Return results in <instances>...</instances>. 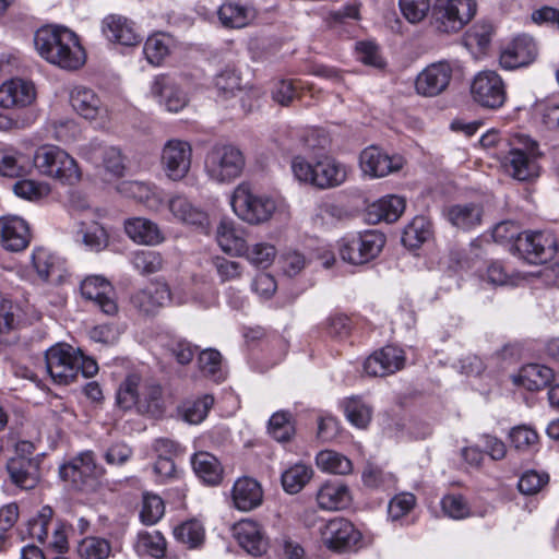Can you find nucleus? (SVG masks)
I'll return each mask as SVG.
<instances>
[{
  "mask_svg": "<svg viewBox=\"0 0 559 559\" xmlns=\"http://www.w3.org/2000/svg\"><path fill=\"white\" fill-rule=\"evenodd\" d=\"M243 153L231 144H216L206 153L204 170L216 183H230L239 178L245 169Z\"/></svg>",
  "mask_w": 559,
  "mask_h": 559,
  "instance_id": "obj_5",
  "label": "nucleus"
},
{
  "mask_svg": "<svg viewBox=\"0 0 559 559\" xmlns=\"http://www.w3.org/2000/svg\"><path fill=\"white\" fill-rule=\"evenodd\" d=\"M192 163V146L189 142L171 139L162 150L160 165L165 176L173 181H180L187 177Z\"/></svg>",
  "mask_w": 559,
  "mask_h": 559,
  "instance_id": "obj_13",
  "label": "nucleus"
},
{
  "mask_svg": "<svg viewBox=\"0 0 559 559\" xmlns=\"http://www.w3.org/2000/svg\"><path fill=\"white\" fill-rule=\"evenodd\" d=\"M218 19L225 27L241 28L255 16L254 10L235 2L223 3L218 9Z\"/></svg>",
  "mask_w": 559,
  "mask_h": 559,
  "instance_id": "obj_39",
  "label": "nucleus"
},
{
  "mask_svg": "<svg viewBox=\"0 0 559 559\" xmlns=\"http://www.w3.org/2000/svg\"><path fill=\"white\" fill-rule=\"evenodd\" d=\"M416 503V498L413 493L403 492L396 495L390 500L388 507V514L393 520H400L412 511Z\"/></svg>",
  "mask_w": 559,
  "mask_h": 559,
  "instance_id": "obj_62",
  "label": "nucleus"
},
{
  "mask_svg": "<svg viewBox=\"0 0 559 559\" xmlns=\"http://www.w3.org/2000/svg\"><path fill=\"white\" fill-rule=\"evenodd\" d=\"M219 247L226 253L242 257L247 252V243L242 230L236 228L234 222L223 219L216 230Z\"/></svg>",
  "mask_w": 559,
  "mask_h": 559,
  "instance_id": "obj_33",
  "label": "nucleus"
},
{
  "mask_svg": "<svg viewBox=\"0 0 559 559\" xmlns=\"http://www.w3.org/2000/svg\"><path fill=\"white\" fill-rule=\"evenodd\" d=\"M362 481L369 488L389 490L394 488L396 479L392 473L369 464L362 473Z\"/></svg>",
  "mask_w": 559,
  "mask_h": 559,
  "instance_id": "obj_53",
  "label": "nucleus"
},
{
  "mask_svg": "<svg viewBox=\"0 0 559 559\" xmlns=\"http://www.w3.org/2000/svg\"><path fill=\"white\" fill-rule=\"evenodd\" d=\"M36 99L35 84L22 78H13L0 86V107L5 109L25 108Z\"/></svg>",
  "mask_w": 559,
  "mask_h": 559,
  "instance_id": "obj_19",
  "label": "nucleus"
},
{
  "mask_svg": "<svg viewBox=\"0 0 559 559\" xmlns=\"http://www.w3.org/2000/svg\"><path fill=\"white\" fill-rule=\"evenodd\" d=\"M276 255V249L271 243L259 242L251 248L247 246V252L243 257L258 267H267Z\"/></svg>",
  "mask_w": 559,
  "mask_h": 559,
  "instance_id": "obj_54",
  "label": "nucleus"
},
{
  "mask_svg": "<svg viewBox=\"0 0 559 559\" xmlns=\"http://www.w3.org/2000/svg\"><path fill=\"white\" fill-rule=\"evenodd\" d=\"M537 56V47L531 36L522 35L501 52L499 63L504 70H514L532 63Z\"/></svg>",
  "mask_w": 559,
  "mask_h": 559,
  "instance_id": "obj_23",
  "label": "nucleus"
},
{
  "mask_svg": "<svg viewBox=\"0 0 559 559\" xmlns=\"http://www.w3.org/2000/svg\"><path fill=\"white\" fill-rule=\"evenodd\" d=\"M322 543L331 550L344 551L355 548L361 540V533L344 518H334L320 528Z\"/></svg>",
  "mask_w": 559,
  "mask_h": 559,
  "instance_id": "obj_15",
  "label": "nucleus"
},
{
  "mask_svg": "<svg viewBox=\"0 0 559 559\" xmlns=\"http://www.w3.org/2000/svg\"><path fill=\"white\" fill-rule=\"evenodd\" d=\"M404 352L395 346H385L374 352L364 362V371L370 377L392 374L404 367Z\"/></svg>",
  "mask_w": 559,
  "mask_h": 559,
  "instance_id": "obj_21",
  "label": "nucleus"
},
{
  "mask_svg": "<svg viewBox=\"0 0 559 559\" xmlns=\"http://www.w3.org/2000/svg\"><path fill=\"white\" fill-rule=\"evenodd\" d=\"M476 11V0H436L432 16L439 31L455 33L471 22Z\"/></svg>",
  "mask_w": 559,
  "mask_h": 559,
  "instance_id": "obj_11",
  "label": "nucleus"
},
{
  "mask_svg": "<svg viewBox=\"0 0 559 559\" xmlns=\"http://www.w3.org/2000/svg\"><path fill=\"white\" fill-rule=\"evenodd\" d=\"M511 251L527 263L543 264L555 257L557 241L551 233L527 230L516 235Z\"/></svg>",
  "mask_w": 559,
  "mask_h": 559,
  "instance_id": "obj_10",
  "label": "nucleus"
},
{
  "mask_svg": "<svg viewBox=\"0 0 559 559\" xmlns=\"http://www.w3.org/2000/svg\"><path fill=\"white\" fill-rule=\"evenodd\" d=\"M312 468L305 464H295L282 474V485L286 492L297 493L312 477Z\"/></svg>",
  "mask_w": 559,
  "mask_h": 559,
  "instance_id": "obj_46",
  "label": "nucleus"
},
{
  "mask_svg": "<svg viewBox=\"0 0 559 559\" xmlns=\"http://www.w3.org/2000/svg\"><path fill=\"white\" fill-rule=\"evenodd\" d=\"M469 91L473 102L484 109L498 110L508 99L506 82L492 70L479 71L473 78Z\"/></svg>",
  "mask_w": 559,
  "mask_h": 559,
  "instance_id": "obj_9",
  "label": "nucleus"
},
{
  "mask_svg": "<svg viewBox=\"0 0 559 559\" xmlns=\"http://www.w3.org/2000/svg\"><path fill=\"white\" fill-rule=\"evenodd\" d=\"M317 501L323 510L343 509L350 502L349 490L341 483H325L317 493Z\"/></svg>",
  "mask_w": 559,
  "mask_h": 559,
  "instance_id": "obj_36",
  "label": "nucleus"
},
{
  "mask_svg": "<svg viewBox=\"0 0 559 559\" xmlns=\"http://www.w3.org/2000/svg\"><path fill=\"white\" fill-rule=\"evenodd\" d=\"M405 209V200L397 195L383 197L372 203L369 215H374L377 221L393 223L397 221Z\"/></svg>",
  "mask_w": 559,
  "mask_h": 559,
  "instance_id": "obj_40",
  "label": "nucleus"
},
{
  "mask_svg": "<svg viewBox=\"0 0 559 559\" xmlns=\"http://www.w3.org/2000/svg\"><path fill=\"white\" fill-rule=\"evenodd\" d=\"M316 462L319 468L331 474L348 475L353 471L352 461L332 450L321 451L317 455Z\"/></svg>",
  "mask_w": 559,
  "mask_h": 559,
  "instance_id": "obj_43",
  "label": "nucleus"
},
{
  "mask_svg": "<svg viewBox=\"0 0 559 559\" xmlns=\"http://www.w3.org/2000/svg\"><path fill=\"white\" fill-rule=\"evenodd\" d=\"M124 230L134 242L141 245L154 246L164 239L158 226L144 217L128 219L124 224Z\"/></svg>",
  "mask_w": 559,
  "mask_h": 559,
  "instance_id": "obj_32",
  "label": "nucleus"
},
{
  "mask_svg": "<svg viewBox=\"0 0 559 559\" xmlns=\"http://www.w3.org/2000/svg\"><path fill=\"white\" fill-rule=\"evenodd\" d=\"M46 370L56 384L67 385L78 377L76 349L58 343L45 353Z\"/></svg>",
  "mask_w": 559,
  "mask_h": 559,
  "instance_id": "obj_12",
  "label": "nucleus"
},
{
  "mask_svg": "<svg viewBox=\"0 0 559 559\" xmlns=\"http://www.w3.org/2000/svg\"><path fill=\"white\" fill-rule=\"evenodd\" d=\"M164 512L165 506L160 497L156 495H145L143 497L140 518L145 525H153L157 523L164 515Z\"/></svg>",
  "mask_w": 559,
  "mask_h": 559,
  "instance_id": "obj_56",
  "label": "nucleus"
},
{
  "mask_svg": "<svg viewBox=\"0 0 559 559\" xmlns=\"http://www.w3.org/2000/svg\"><path fill=\"white\" fill-rule=\"evenodd\" d=\"M104 468L95 462L93 452L81 453L67 464L60 466V477L70 481L79 490H84L104 474Z\"/></svg>",
  "mask_w": 559,
  "mask_h": 559,
  "instance_id": "obj_14",
  "label": "nucleus"
},
{
  "mask_svg": "<svg viewBox=\"0 0 559 559\" xmlns=\"http://www.w3.org/2000/svg\"><path fill=\"white\" fill-rule=\"evenodd\" d=\"M548 481L546 474H539L535 471H526L519 479L518 488L524 495L537 493Z\"/></svg>",
  "mask_w": 559,
  "mask_h": 559,
  "instance_id": "obj_64",
  "label": "nucleus"
},
{
  "mask_svg": "<svg viewBox=\"0 0 559 559\" xmlns=\"http://www.w3.org/2000/svg\"><path fill=\"white\" fill-rule=\"evenodd\" d=\"M33 160L41 175L62 183L74 185L81 179V170L75 159L59 146H39Z\"/></svg>",
  "mask_w": 559,
  "mask_h": 559,
  "instance_id": "obj_6",
  "label": "nucleus"
},
{
  "mask_svg": "<svg viewBox=\"0 0 559 559\" xmlns=\"http://www.w3.org/2000/svg\"><path fill=\"white\" fill-rule=\"evenodd\" d=\"M231 499L236 509L248 512L261 506L263 490L255 479L241 477L233 486Z\"/></svg>",
  "mask_w": 559,
  "mask_h": 559,
  "instance_id": "obj_27",
  "label": "nucleus"
},
{
  "mask_svg": "<svg viewBox=\"0 0 559 559\" xmlns=\"http://www.w3.org/2000/svg\"><path fill=\"white\" fill-rule=\"evenodd\" d=\"M403 16L412 24L421 22L431 9L430 0H399Z\"/></svg>",
  "mask_w": 559,
  "mask_h": 559,
  "instance_id": "obj_55",
  "label": "nucleus"
},
{
  "mask_svg": "<svg viewBox=\"0 0 559 559\" xmlns=\"http://www.w3.org/2000/svg\"><path fill=\"white\" fill-rule=\"evenodd\" d=\"M32 263L38 277L44 282L52 277H61L63 271L61 259L45 248H36L33 251Z\"/></svg>",
  "mask_w": 559,
  "mask_h": 559,
  "instance_id": "obj_37",
  "label": "nucleus"
},
{
  "mask_svg": "<svg viewBox=\"0 0 559 559\" xmlns=\"http://www.w3.org/2000/svg\"><path fill=\"white\" fill-rule=\"evenodd\" d=\"M70 103L72 108L85 119H96L105 111L97 94L84 86H76L72 90Z\"/></svg>",
  "mask_w": 559,
  "mask_h": 559,
  "instance_id": "obj_30",
  "label": "nucleus"
},
{
  "mask_svg": "<svg viewBox=\"0 0 559 559\" xmlns=\"http://www.w3.org/2000/svg\"><path fill=\"white\" fill-rule=\"evenodd\" d=\"M1 245L5 250L19 252L31 241L28 224L21 217L8 215L0 218Z\"/></svg>",
  "mask_w": 559,
  "mask_h": 559,
  "instance_id": "obj_24",
  "label": "nucleus"
},
{
  "mask_svg": "<svg viewBox=\"0 0 559 559\" xmlns=\"http://www.w3.org/2000/svg\"><path fill=\"white\" fill-rule=\"evenodd\" d=\"M82 238V242L92 251H100L107 247L108 236L104 227L98 224H93L85 230L79 233Z\"/></svg>",
  "mask_w": 559,
  "mask_h": 559,
  "instance_id": "obj_61",
  "label": "nucleus"
},
{
  "mask_svg": "<svg viewBox=\"0 0 559 559\" xmlns=\"http://www.w3.org/2000/svg\"><path fill=\"white\" fill-rule=\"evenodd\" d=\"M385 245V236L378 230L348 234L338 240V254L353 265L366 264L376 259Z\"/></svg>",
  "mask_w": 559,
  "mask_h": 559,
  "instance_id": "obj_8",
  "label": "nucleus"
},
{
  "mask_svg": "<svg viewBox=\"0 0 559 559\" xmlns=\"http://www.w3.org/2000/svg\"><path fill=\"white\" fill-rule=\"evenodd\" d=\"M102 29L108 40L123 46H134L141 40L133 23L122 15L106 16L103 20Z\"/></svg>",
  "mask_w": 559,
  "mask_h": 559,
  "instance_id": "obj_26",
  "label": "nucleus"
},
{
  "mask_svg": "<svg viewBox=\"0 0 559 559\" xmlns=\"http://www.w3.org/2000/svg\"><path fill=\"white\" fill-rule=\"evenodd\" d=\"M76 552L81 559H108L111 555V544L105 538L90 536L78 544Z\"/></svg>",
  "mask_w": 559,
  "mask_h": 559,
  "instance_id": "obj_47",
  "label": "nucleus"
},
{
  "mask_svg": "<svg viewBox=\"0 0 559 559\" xmlns=\"http://www.w3.org/2000/svg\"><path fill=\"white\" fill-rule=\"evenodd\" d=\"M444 214L447 219L456 228L469 230L480 225L483 207L474 202L455 204L449 206Z\"/></svg>",
  "mask_w": 559,
  "mask_h": 559,
  "instance_id": "obj_31",
  "label": "nucleus"
},
{
  "mask_svg": "<svg viewBox=\"0 0 559 559\" xmlns=\"http://www.w3.org/2000/svg\"><path fill=\"white\" fill-rule=\"evenodd\" d=\"M171 38L165 33L150 36L143 47L146 60L153 66H159L170 52Z\"/></svg>",
  "mask_w": 559,
  "mask_h": 559,
  "instance_id": "obj_44",
  "label": "nucleus"
},
{
  "mask_svg": "<svg viewBox=\"0 0 559 559\" xmlns=\"http://www.w3.org/2000/svg\"><path fill=\"white\" fill-rule=\"evenodd\" d=\"M80 154L94 164H97L99 159H102L105 170L114 177L119 178L124 175V157L121 150L116 146H104L98 141H92L81 146Z\"/></svg>",
  "mask_w": 559,
  "mask_h": 559,
  "instance_id": "obj_18",
  "label": "nucleus"
},
{
  "mask_svg": "<svg viewBox=\"0 0 559 559\" xmlns=\"http://www.w3.org/2000/svg\"><path fill=\"white\" fill-rule=\"evenodd\" d=\"M238 544L252 556H262L269 548V538L262 526L252 520H242L234 526Z\"/></svg>",
  "mask_w": 559,
  "mask_h": 559,
  "instance_id": "obj_25",
  "label": "nucleus"
},
{
  "mask_svg": "<svg viewBox=\"0 0 559 559\" xmlns=\"http://www.w3.org/2000/svg\"><path fill=\"white\" fill-rule=\"evenodd\" d=\"M52 509L48 506L43 507L36 518L27 523V534L31 538L44 542L48 535V524L52 518Z\"/></svg>",
  "mask_w": 559,
  "mask_h": 559,
  "instance_id": "obj_58",
  "label": "nucleus"
},
{
  "mask_svg": "<svg viewBox=\"0 0 559 559\" xmlns=\"http://www.w3.org/2000/svg\"><path fill=\"white\" fill-rule=\"evenodd\" d=\"M36 50L48 62L76 70L85 62V51L74 32L64 26H43L34 36Z\"/></svg>",
  "mask_w": 559,
  "mask_h": 559,
  "instance_id": "obj_1",
  "label": "nucleus"
},
{
  "mask_svg": "<svg viewBox=\"0 0 559 559\" xmlns=\"http://www.w3.org/2000/svg\"><path fill=\"white\" fill-rule=\"evenodd\" d=\"M452 67L447 61L427 66L416 78L415 88L419 95L433 97L441 94L450 84Z\"/></svg>",
  "mask_w": 559,
  "mask_h": 559,
  "instance_id": "obj_16",
  "label": "nucleus"
},
{
  "mask_svg": "<svg viewBox=\"0 0 559 559\" xmlns=\"http://www.w3.org/2000/svg\"><path fill=\"white\" fill-rule=\"evenodd\" d=\"M170 297L165 284H151L135 292L131 298V305L143 314H154Z\"/></svg>",
  "mask_w": 559,
  "mask_h": 559,
  "instance_id": "obj_29",
  "label": "nucleus"
},
{
  "mask_svg": "<svg viewBox=\"0 0 559 559\" xmlns=\"http://www.w3.org/2000/svg\"><path fill=\"white\" fill-rule=\"evenodd\" d=\"M151 94L171 112H178L188 104L187 94L180 88L177 80L170 75L155 76L151 84Z\"/></svg>",
  "mask_w": 559,
  "mask_h": 559,
  "instance_id": "obj_20",
  "label": "nucleus"
},
{
  "mask_svg": "<svg viewBox=\"0 0 559 559\" xmlns=\"http://www.w3.org/2000/svg\"><path fill=\"white\" fill-rule=\"evenodd\" d=\"M27 160L16 151H0V175L10 178L22 177L26 174Z\"/></svg>",
  "mask_w": 559,
  "mask_h": 559,
  "instance_id": "obj_48",
  "label": "nucleus"
},
{
  "mask_svg": "<svg viewBox=\"0 0 559 559\" xmlns=\"http://www.w3.org/2000/svg\"><path fill=\"white\" fill-rule=\"evenodd\" d=\"M509 151L502 156L506 173L519 181H532L539 177L540 152L536 141L524 134H516L510 141Z\"/></svg>",
  "mask_w": 559,
  "mask_h": 559,
  "instance_id": "obj_4",
  "label": "nucleus"
},
{
  "mask_svg": "<svg viewBox=\"0 0 559 559\" xmlns=\"http://www.w3.org/2000/svg\"><path fill=\"white\" fill-rule=\"evenodd\" d=\"M133 267L141 274H153L163 266L162 255L152 250H138L132 253L130 259Z\"/></svg>",
  "mask_w": 559,
  "mask_h": 559,
  "instance_id": "obj_52",
  "label": "nucleus"
},
{
  "mask_svg": "<svg viewBox=\"0 0 559 559\" xmlns=\"http://www.w3.org/2000/svg\"><path fill=\"white\" fill-rule=\"evenodd\" d=\"M509 438L516 450L525 451L537 443L538 435L530 427L518 426L511 429Z\"/></svg>",
  "mask_w": 559,
  "mask_h": 559,
  "instance_id": "obj_63",
  "label": "nucleus"
},
{
  "mask_svg": "<svg viewBox=\"0 0 559 559\" xmlns=\"http://www.w3.org/2000/svg\"><path fill=\"white\" fill-rule=\"evenodd\" d=\"M431 237V224L425 216H416L405 227L402 241L404 246L417 248Z\"/></svg>",
  "mask_w": 559,
  "mask_h": 559,
  "instance_id": "obj_45",
  "label": "nucleus"
},
{
  "mask_svg": "<svg viewBox=\"0 0 559 559\" xmlns=\"http://www.w3.org/2000/svg\"><path fill=\"white\" fill-rule=\"evenodd\" d=\"M230 204L235 214L251 225L267 222L276 210V202L273 198L254 192L246 182L236 187Z\"/></svg>",
  "mask_w": 559,
  "mask_h": 559,
  "instance_id": "obj_7",
  "label": "nucleus"
},
{
  "mask_svg": "<svg viewBox=\"0 0 559 559\" xmlns=\"http://www.w3.org/2000/svg\"><path fill=\"white\" fill-rule=\"evenodd\" d=\"M293 416L289 412L280 411L274 413L267 425L269 433L278 442L288 441L294 432Z\"/></svg>",
  "mask_w": 559,
  "mask_h": 559,
  "instance_id": "obj_49",
  "label": "nucleus"
},
{
  "mask_svg": "<svg viewBox=\"0 0 559 559\" xmlns=\"http://www.w3.org/2000/svg\"><path fill=\"white\" fill-rule=\"evenodd\" d=\"M292 171L298 181L321 190L340 187L348 175L346 165L329 155L318 157L314 163L295 156L292 159Z\"/></svg>",
  "mask_w": 559,
  "mask_h": 559,
  "instance_id": "obj_3",
  "label": "nucleus"
},
{
  "mask_svg": "<svg viewBox=\"0 0 559 559\" xmlns=\"http://www.w3.org/2000/svg\"><path fill=\"white\" fill-rule=\"evenodd\" d=\"M111 284L103 276L91 275L81 283V294L85 299L92 300L105 314L114 316L118 306L111 297Z\"/></svg>",
  "mask_w": 559,
  "mask_h": 559,
  "instance_id": "obj_22",
  "label": "nucleus"
},
{
  "mask_svg": "<svg viewBox=\"0 0 559 559\" xmlns=\"http://www.w3.org/2000/svg\"><path fill=\"white\" fill-rule=\"evenodd\" d=\"M14 193L25 200H38L49 193V187L46 183L34 180L23 179L13 185Z\"/></svg>",
  "mask_w": 559,
  "mask_h": 559,
  "instance_id": "obj_59",
  "label": "nucleus"
},
{
  "mask_svg": "<svg viewBox=\"0 0 559 559\" xmlns=\"http://www.w3.org/2000/svg\"><path fill=\"white\" fill-rule=\"evenodd\" d=\"M174 535L178 542L192 549L203 544L205 534L202 524L195 520H191L175 527Z\"/></svg>",
  "mask_w": 559,
  "mask_h": 559,
  "instance_id": "obj_50",
  "label": "nucleus"
},
{
  "mask_svg": "<svg viewBox=\"0 0 559 559\" xmlns=\"http://www.w3.org/2000/svg\"><path fill=\"white\" fill-rule=\"evenodd\" d=\"M443 512L451 519L462 520L471 514L469 507L461 495H447L441 500Z\"/></svg>",
  "mask_w": 559,
  "mask_h": 559,
  "instance_id": "obj_60",
  "label": "nucleus"
},
{
  "mask_svg": "<svg viewBox=\"0 0 559 559\" xmlns=\"http://www.w3.org/2000/svg\"><path fill=\"white\" fill-rule=\"evenodd\" d=\"M359 165L365 175L381 178L399 171L403 166V157L390 156L378 146L371 145L360 153Z\"/></svg>",
  "mask_w": 559,
  "mask_h": 559,
  "instance_id": "obj_17",
  "label": "nucleus"
},
{
  "mask_svg": "<svg viewBox=\"0 0 559 559\" xmlns=\"http://www.w3.org/2000/svg\"><path fill=\"white\" fill-rule=\"evenodd\" d=\"M214 404V397L204 394L195 400L186 401L179 408L182 419L191 425L202 423Z\"/></svg>",
  "mask_w": 559,
  "mask_h": 559,
  "instance_id": "obj_41",
  "label": "nucleus"
},
{
  "mask_svg": "<svg viewBox=\"0 0 559 559\" xmlns=\"http://www.w3.org/2000/svg\"><path fill=\"white\" fill-rule=\"evenodd\" d=\"M168 206L173 215L185 224L199 227L207 224L206 213L193 206L185 197H174L169 200Z\"/></svg>",
  "mask_w": 559,
  "mask_h": 559,
  "instance_id": "obj_38",
  "label": "nucleus"
},
{
  "mask_svg": "<svg viewBox=\"0 0 559 559\" xmlns=\"http://www.w3.org/2000/svg\"><path fill=\"white\" fill-rule=\"evenodd\" d=\"M198 364L204 374L212 377L215 381L222 379V355L218 350L212 348L202 350L199 355Z\"/></svg>",
  "mask_w": 559,
  "mask_h": 559,
  "instance_id": "obj_57",
  "label": "nucleus"
},
{
  "mask_svg": "<svg viewBox=\"0 0 559 559\" xmlns=\"http://www.w3.org/2000/svg\"><path fill=\"white\" fill-rule=\"evenodd\" d=\"M7 471L13 484L22 489H33L38 480V463L32 457L16 455L7 463Z\"/></svg>",
  "mask_w": 559,
  "mask_h": 559,
  "instance_id": "obj_28",
  "label": "nucleus"
},
{
  "mask_svg": "<svg viewBox=\"0 0 559 559\" xmlns=\"http://www.w3.org/2000/svg\"><path fill=\"white\" fill-rule=\"evenodd\" d=\"M344 412L350 424L357 428H366L372 417L371 407L359 397H350L345 402Z\"/></svg>",
  "mask_w": 559,
  "mask_h": 559,
  "instance_id": "obj_51",
  "label": "nucleus"
},
{
  "mask_svg": "<svg viewBox=\"0 0 559 559\" xmlns=\"http://www.w3.org/2000/svg\"><path fill=\"white\" fill-rule=\"evenodd\" d=\"M195 475L209 485H217L223 478V467L218 460L209 452H198L191 457Z\"/></svg>",
  "mask_w": 559,
  "mask_h": 559,
  "instance_id": "obj_35",
  "label": "nucleus"
},
{
  "mask_svg": "<svg viewBox=\"0 0 559 559\" xmlns=\"http://www.w3.org/2000/svg\"><path fill=\"white\" fill-rule=\"evenodd\" d=\"M139 555H147L160 559L166 552V539L158 531L140 532L134 545Z\"/></svg>",
  "mask_w": 559,
  "mask_h": 559,
  "instance_id": "obj_42",
  "label": "nucleus"
},
{
  "mask_svg": "<svg viewBox=\"0 0 559 559\" xmlns=\"http://www.w3.org/2000/svg\"><path fill=\"white\" fill-rule=\"evenodd\" d=\"M554 379V371L551 368L531 364L523 367L520 373L514 377V383L522 385L528 391H538L550 385Z\"/></svg>",
  "mask_w": 559,
  "mask_h": 559,
  "instance_id": "obj_34",
  "label": "nucleus"
},
{
  "mask_svg": "<svg viewBox=\"0 0 559 559\" xmlns=\"http://www.w3.org/2000/svg\"><path fill=\"white\" fill-rule=\"evenodd\" d=\"M117 404L124 411L135 408L140 414L159 417L165 411L163 388L155 380L130 373L119 385Z\"/></svg>",
  "mask_w": 559,
  "mask_h": 559,
  "instance_id": "obj_2",
  "label": "nucleus"
}]
</instances>
